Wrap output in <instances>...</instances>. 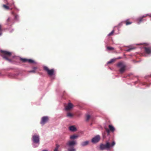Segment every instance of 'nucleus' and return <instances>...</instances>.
<instances>
[{"label":"nucleus","mask_w":151,"mask_h":151,"mask_svg":"<svg viewBox=\"0 0 151 151\" xmlns=\"http://www.w3.org/2000/svg\"><path fill=\"white\" fill-rule=\"evenodd\" d=\"M115 145V142L113 141L111 143H110L109 140H107L105 144H101L100 145V149L101 150H109L110 148L114 147Z\"/></svg>","instance_id":"f257e3e1"},{"label":"nucleus","mask_w":151,"mask_h":151,"mask_svg":"<svg viewBox=\"0 0 151 151\" xmlns=\"http://www.w3.org/2000/svg\"><path fill=\"white\" fill-rule=\"evenodd\" d=\"M66 146L68 147V151H76V149L75 148L74 146L77 144L76 140H70L66 143Z\"/></svg>","instance_id":"f03ea898"},{"label":"nucleus","mask_w":151,"mask_h":151,"mask_svg":"<svg viewBox=\"0 0 151 151\" xmlns=\"http://www.w3.org/2000/svg\"><path fill=\"white\" fill-rule=\"evenodd\" d=\"M1 56L3 58L6 60L11 61V60L9 58L12 55V53L8 51L1 50H0Z\"/></svg>","instance_id":"7ed1b4c3"},{"label":"nucleus","mask_w":151,"mask_h":151,"mask_svg":"<svg viewBox=\"0 0 151 151\" xmlns=\"http://www.w3.org/2000/svg\"><path fill=\"white\" fill-rule=\"evenodd\" d=\"M117 66L120 68L119 70L121 73H123L125 71L126 66L122 62H119L117 64Z\"/></svg>","instance_id":"20e7f679"},{"label":"nucleus","mask_w":151,"mask_h":151,"mask_svg":"<svg viewBox=\"0 0 151 151\" xmlns=\"http://www.w3.org/2000/svg\"><path fill=\"white\" fill-rule=\"evenodd\" d=\"M44 70L46 71L48 74L50 76L53 75L54 74V69H52L49 70L47 66H44L43 67Z\"/></svg>","instance_id":"39448f33"},{"label":"nucleus","mask_w":151,"mask_h":151,"mask_svg":"<svg viewBox=\"0 0 151 151\" xmlns=\"http://www.w3.org/2000/svg\"><path fill=\"white\" fill-rule=\"evenodd\" d=\"M108 127L109 129H108L107 128H105V131L107 133L108 135L109 134L110 131L112 132H113L115 130L114 128L112 125H109Z\"/></svg>","instance_id":"423d86ee"},{"label":"nucleus","mask_w":151,"mask_h":151,"mask_svg":"<svg viewBox=\"0 0 151 151\" xmlns=\"http://www.w3.org/2000/svg\"><path fill=\"white\" fill-rule=\"evenodd\" d=\"M20 60L23 63L28 62L30 63H34V61L31 59H27L20 58Z\"/></svg>","instance_id":"0eeeda50"},{"label":"nucleus","mask_w":151,"mask_h":151,"mask_svg":"<svg viewBox=\"0 0 151 151\" xmlns=\"http://www.w3.org/2000/svg\"><path fill=\"white\" fill-rule=\"evenodd\" d=\"M32 140L33 142L38 143L39 142L40 138L38 135H34L32 137Z\"/></svg>","instance_id":"6e6552de"},{"label":"nucleus","mask_w":151,"mask_h":151,"mask_svg":"<svg viewBox=\"0 0 151 151\" xmlns=\"http://www.w3.org/2000/svg\"><path fill=\"white\" fill-rule=\"evenodd\" d=\"M100 137L99 135H97L92 139V142L93 143H96L98 142L100 140Z\"/></svg>","instance_id":"1a4fd4ad"},{"label":"nucleus","mask_w":151,"mask_h":151,"mask_svg":"<svg viewBox=\"0 0 151 151\" xmlns=\"http://www.w3.org/2000/svg\"><path fill=\"white\" fill-rule=\"evenodd\" d=\"M74 106L70 102H69L67 105L65 106V109L67 111L70 110Z\"/></svg>","instance_id":"9d476101"},{"label":"nucleus","mask_w":151,"mask_h":151,"mask_svg":"<svg viewBox=\"0 0 151 151\" xmlns=\"http://www.w3.org/2000/svg\"><path fill=\"white\" fill-rule=\"evenodd\" d=\"M48 120V118L47 116H45L42 117L40 123L42 125L44 124Z\"/></svg>","instance_id":"9b49d317"},{"label":"nucleus","mask_w":151,"mask_h":151,"mask_svg":"<svg viewBox=\"0 0 151 151\" xmlns=\"http://www.w3.org/2000/svg\"><path fill=\"white\" fill-rule=\"evenodd\" d=\"M145 51L146 53L150 54L151 53V47H144Z\"/></svg>","instance_id":"f8f14e48"},{"label":"nucleus","mask_w":151,"mask_h":151,"mask_svg":"<svg viewBox=\"0 0 151 151\" xmlns=\"http://www.w3.org/2000/svg\"><path fill=\"white\" fill-rule=\"evenodd\" d=\"M147 16H149L150 17H151V14H150V15H149V14H147L146 15H144L142 17L139 18L137 19L138 21V23L139 24L142 21H143V19L144 18L146 17Z\"/></svg>","instance_id":"ddd939ff"},{"label":"nucleus","mask_w":151,"mask_h":151,"mask_svg":"<svg viewBox=\"0 0 151 151\" xmlns=\"http://www.w3.org/2000/svg\"><path fill=\"white\" fill-rule=\"evenodd\" d=\"M78 137V135L73 134L70 136V138L71 139H74L77 138Z\"/></svg>","instance_id":"4468645a"},{"label":"nucleus","mask_w":151,"mask_h":151,"mask_svg":"<svg viewBox=\"0 0 151 151\" xmlns=\"http://www.w3.org/2000/svg\"><path fill=\"white\" fill-rule=\"evenodd\" d=\"M69 129L70 130L73 132H75L76 130V128L73 126H70L69 127Z\"/></svg>","instance_id":"2eb2a0df"},{"label":"nucleus","mask_w":151,"mask_h":151,"mask_svg":"<svg viewBox=\"0 0 151 151\" xmlns=\"http://www.w3.org/2000/svg\"><path fill=\"white\" fill-rule=\"evenodd\" d=\"M89 143V142L88 141H85L82 142L81 145L82 146H85L87 145Z\"/></svg>","instance_id":"dca6fc26"},{"label":"nucleus","mask_w":151,"mask_h":151,"mask_svg":"<svg viewBox=\"0 0 151 151\" xmlns=\"http://www.w3.org/2000/svg\"><path fill=\"white\" fill-rule=\"evenodd\" d=\"M123 22L126 25H130L132 23V22H129V19L127 20L126 21H124Z\"/></svg>","instance_id":"f3484780"},{"label":"nucleus","mask_w":151,"mask_h":151,"mask_svg":"<svg viewBox=\"0 0 151 151\" xmlns=\"http://www.w3.org/2000/svg\"><path fill=\"white\" fill-rule=\"evenodd\" d=\"M116 60V59H111L110 61L108 62L107 63V64H111L112 63L114 62Z\"/></svg>","instance_id":"a211bd4d"},{"label":"nucleus","mask_w":151,"mask_h":151,"mask_svg":"<svg viewBox=\"0 0 151 151\" xmlns=\"http://www.w3.org/2000/svg\"><path fill=\"white\" fill-rule=\"evenodd\" d=\"M37 69V67H34L33 68V70H31L29 71V73H35V70Z\"/></svg>","instance_id":"6ab92c4d"},{"label":"nucleus","mask_w":151,"mask_h":151,"mask_svg":"<svg viewBox=\"0 0 151 151\" xmlns=\"http://www.w3.org/2000/svg\"><path fill=\"white\" fill-rule=\"evenodd\" d=\"M73 116V114L70 112L68 113L67 114V116L68 117H71Z\"/></svg>","instance_id":"aec40b11"},{"label":"nucleus","mask_w":151,"mask_h":151,"mask_svg":"<svg viewBox=\"0 0 151 151\" xmlns=\"http://www.w3.org/2000/svg\"><path fill=\"white\" fill-rule=\"evenodd\" d=\"M91 118V117L90 115H87L86 116V120L87 121H88Z\"/></svg>","instance_id":"412c9836"},{"label":"nucleus","mask_w":151,"mask_h":151,"mask_svg":"<svg viewBox=\"0 0 151 151\" xmlns=\"http://www.w3.org/2000/svg\"><path fill=\"white\" fill-rule=\"evenodd\" d=\"M3 6L5 9H9V7L8 6L5 5H4V4L3 5Z\"/></svg>","instance_id":"4be33fe9"},{"label":"nucleus","mask_w":151,"mask_h":151,"mask_svg":"<svg viewBox=\"0 0 151 151\" xmlns=\"http://www.w3.org/2000/svg\"><path fill=\"white\" fill-rule=\"evenodd\" d=\"M107 49L109 50H114V48L110 47H107Z\"/></svg>","instance_id":"5701e85b"},{"label":"nucleus","mask_w":151,"mask_h":151,"mask_svg":"<svg viewBox=\"0 0 151 151\" xmlns=\"http://www.w3.org/2000/svg\"><path fill=\"white\" fill-rule=\"evenodd\" d=\"M114 30H113L110 33H109L108 34V36H111L114 33Z\"/></svg>","instance_id":"b1692460"},{"label":"nucleus","mask_w":151,"mask_h":151,"mask_svg":"<svg viewBox=\"0 0 151 151\" xmlns=\"http://www.w3.org/2000/svg\"><path fill=\"white\" fill-rule=\"evenodd\" d=\"M58 147H59V145H57L54 151H58Z\"/></svg>","instance_id":"393cba45"},{"label":"nucleus","mask_w":151,"mask_h":151,"mask_svg":"<svg viewBox=\"0 0 151 151\" xmlns=\"http://www.w3.org/2000/svg\"><path fill=\"white\" fill-rule=\"evenodd\" d=\"M2 30V25L0 24V32H1Z\"/></svg>","instance_id":"a878e982"},{"label":"nucleus","mask_w":151,"mask_h":151,"mask_svg":"<svg viewBox=\"0 0 151 151\" xmlns=\"http://www.w3.org/2000/svg\"><path fill=\"white\" fill-rule=\"evenodd\" d=\"M14 17H15V18H14L15 19H17V18L18 17V15L15 14H14Z\"/></svg>","instance_id":"bb28decb"},{"label":"nucleus","mask_w":151,"mask_h":151,"mask_svg":"<svg viewBox=\"0 0 151 151\" xmlns=\"http://www.w3.org/2000/svg\"><path fill=\"white\" fill-rule=\"evenodd\" d=\"M10 21V18L9 17L7 19V22L8 23Z\"/></svg>","instance_id":"cd10ccee"},{"label":"nucleus","mask_w":151,"mask_h":151,"mask_svg":"<svg viewBox=\"0 0 151 151\" xmlns=\"http://www.w3.org/2000/svg\"><path fill=\"white\" fill-rule=\"evenodd\" d=\"M134 49V48H130V49H128L127 50V51H128V52L130 51L131 50H132L133 49Z\"/></svg>","instance_id":"c85d7f7f"},{"label":"nucleus","mask_w":151,"mask_h":151,"mask_svg":"<svg viewBox=\"0 0 151 151\" xmlns=\"http://www.w3.org/2000/svg\"><path fill=\"white\" fill-rule=\"evenodd\" d=\"M2 35L1 32H0V36L1 35Z\"/></svg>","instance_id":"c756f323"},{"label":"nucleus","mask_w":151,"mask_h":151,"mask_svg":"<svg viewBox=\"0 0 151 151\" xmlns=\"http://www.w3.org/2000/svg\"><path fill=\"white\" fill-rule=\"evenodd\" d=\"M42 151H47V150H43Z\"/></svg>","instance_id":"7c9ffc66"},{"label":"nucleus","mask_w":151,"mask_h":151,"mask_svg":"<svg viewBox=\"0 0 151 151\" xmlns=\"http://www.w3.org/2000/svg\"><path fill=\"white\" fill-rule=\"evenodd\" d=\"M103 137L104 138L105 137V136L104 135L103 136Z\"/></svg>","instance_id":"2f4dec72"},{"label":"nucleus","mask_w":151,"mask_h":151,"mask_svg":"<svg viewBox=\"0 0 151 151\" xmlns=\"http://www.w3.org/2000/svg\"><path fill=\"white\" fill-rule=\"evenodd\" d=\"M7 4H8V5H9V3H7Z\"/></svg>","instance_id":"473e14b6"},{"label":"nucleus","mask_w":151,"mask_h":151,"mask_svg":"<svg viewBox=\"0 0 151 151\" xmlns=\"http://www.w3.org/2000/svg\"><path fill=\"white\" fill-rule=\"evenodd\" d=\"M120 58H117V59H120Z\"/></svg>","instance_id":"72a5a7b5"}]
</instances>
